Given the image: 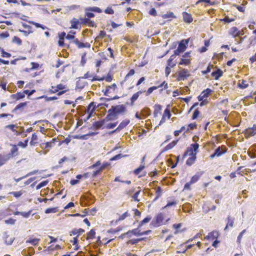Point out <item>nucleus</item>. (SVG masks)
<instances>
[{
    "instance_id": "5fc2aeb1",
    "label": "nucleus",
    "mask_w": 256,
    "mask_h": 256,
    "mask_svg": "<svg viewBox=\"0 0 256 256\" xmlns=\"http://www.w3.org/2000/svg\"><path fill=\"white\" fill-rule=\"evenodd\" d=\"M177 204V202L176 200H174L172 201L168 200L167 204L162 208V209L166 208H167L175 206Z\"/></svg>"
},
{
    "instance_id": "6e6d98bb",
    "label": "nucleus",
    "mask_w": 256,
    "mask_h": 256,
    "mask_svg": "<svg viewBox=\"0 0 256 256\" xmlns=\"http://www.w3.org/2000/svg\"><path fill=\"white\" fill-rule=\"evenodd\" d=\"M228 222L226 224V227L224 228V230H226L228 228V226H230L231 227H232L234 226V218H231L230 216H228Z\"/></svg>"
},
{
    "instance_id": "bf43d9fd",
    "label": "nucleus",
    "mask_w": 256,
    "mask_h": 256,
    "mask_svg": "<svg viewBox=\"0 0 256 256\" xmlns=\"http://www.w3.org/2000/svg\"><path fill=\"white\" fill-rule=\"evenodd\" d=\"M200 114V112L198 108H196L194 110L192 115V120H194L198 118Z\"/></svg>"
},
{
    "instance_id": "72a5a7b5",
    "label": "nucleus",
    "mask_w": 256,
    "mask_h": 256,
    "mask_svg": "<svg viewBox=\"0 0 256 256\" xmlns=\"http://www.w3.org/2000/svg\"><path fill=\"white\" fill-rule=\"evenodd\" d=\"M40 240V239L38 238H32L30 237L28 240H26V243L31 244L32 245L36 246L38 244V242Z\"/></svg>"
},
{
    "instance_id": "6ab92c4d",
    "label": "nucleus",
    "mask_w": 256,
    "mask_h": 256,
    "mask_svg": "<svg viewBox=\"0 0 256 256\" xmlns=\"http://www.w3.org/2000/svg\"><path fill=\"white\" fill-rule=\"evenodd\" d=\"M251 149L248 150V154L252 158H256V144L252 145Z\"/></svg>"
},
{
    "instance_id": "20e7f679",
    "label": "nucleus",
    "mask_w": 256,
    "mask_h": 256,
    "mask_svg": "<svg viewBox=\"0 0 256 256\" xmlns=\"http://www.w3.org/2000/svg\"><path fill=\"white\" fill-rule=\"evenodd\" d=\"M108 122L110 121L107 119V117L106 116L104 118L101 119L100 120L94 122L92 123V126L89 128V129H92L94 130H96L99 128L104 129L105 123Z\"/></svg>"
},
{
    "instance_id": "ddd939ff",
    "label": "nucleus",
    "mask_w": 256,
    "mask_h": 256,
    "mask_svg": "<svg viewBox=\"0 0 256 256\" xmlns=\"http://www.w3.org/2000/svg\"><path fill=\"white\" fill-rule=\"evenodd\" d=\"M117 88L116 84H113L112 85L107 86H106V90H103L102 92H104V94L105 96H108V93L110 92V90H112L113 91L115 90Z\"/></svg>"
},
{
    "instance_id": "052dcab7",
    "label": "nucleus",
    "mask_w": 256,
    "mask_h": 256,
    "mask_svg": "<svg viewBox=\"0 0 256 256\" xmlns=\"http://www.w3.org/2000/svg\"><path fill=\"white\" fill-rule=\"evenodd\" d=\"M246 81L245 80H242V83H238V86L239 88L241 89H244L248 87V84H246Z\"/></svg>"
},
{
    "instance_id": "2f4dec72",
    "label": "nucleus",
    "mask_w": 256,
    "mask_h": 256,
    "mask_svg": "<svg viewBox=\"0 0 256 256\" xmlns=\"http://www.w3.org/2000/svg\"><path fill=\"white\" fill-rule=\"evenodd\" d=\"M56 138H53L50 142H46L45 144L46 148H51L55 145L56 143L58 142Z\"/></svg>"
},
{
    "instance_id": "e433bc0d",
    "label": "nucleus",
    "mask_w": 256,
    "mask_h": 256,
    "mask_svg": "<svg viewBox=\"0 0 256 256\" xmlns=\"http://www.w3.org/2000/svg\"><path fill=\"white\" fill-rule=\"evenodd\" d=\"M162 17L164 19L176 18V16L173 12H169L166 14H162Z\"/></svg>"
},
{
    "instance_id": "603ef678",
    "label": "nucleus",
    "mask_w": 256,
    "mask_h": 256,
    "mask_svg": "<svg viewBox=\"0 0 256 256\" xmlns=\"http://www.w3.org/2000/svg\"><path fill=\"white\" fill-rule=\"evenodd\" d=\"M12 42L16 43L18 46H20L22 44V40L17 36H14L12 40Z\"/></svg>"
},
{
    "instance_id": "423d86ee",
    "label": "nucleus",
    "mask_w": 256,
    "mask_h": 256,
    "mask_svg": "<svg viewBox=\"0 0 256 256\" xmlns=\"http://www.w3.org/2000/svg\"><path fill=\"white\" fill-rule=\"evenodd\" d=\"M140 230L141 228H139L138 226L136 228H134L132 230H129L126 232V235H127L128 238H130L132 236V235L136 236H140Z\"/></svg>"
},
{
    "instance_id": "4c0bfd02",
    "label": "nucleus",
    "mask_w": 256,
    "mask_h": 256,
    "mask_svg": "<svg viewBox=\"0 0 256 256\" xmlns=\"http://www.w3.org/2000/svg\"><path fill=\"white\" fill-rule=\"evenodd\" d=\"M76 34V32L72 30H70L66 36V39L68 40H74Z\"/></svg>"
},
{
    "instance_id": "dca6fc26",
    "label": "nucleus",
    "mask_w": 256,
    "mask_h": 256,
    "mask_svg": "<svg viewBox=\"0 0 256 256\" xmlns=\"http://www.w3.org/2000/svg\"><path fill=\"white\" fill-rule=\"evenodd\" d=\"M34 253V250L32 247H29L28 249H24L22 254L24 256H32Z\"/></svg>"
},
{
    "instance_id": "4468645a",
    "label": "nucleus",
    "mask_w": 256,
    "mask_h": 256,
    "mask_svg": "<svg viewBox=\"0 0 256 256\" xmlns=\"http://www.w3.org/2000/svg\"><path fill=\"white\" fill-rule=\"evenodd\" d=\"M256 134V124H254L252 128H248L246 132V134L247 135L248 137L251 136H254Z\"/></svg>"
},
{
    "instance_id": "b1692460",
    "label": "nucleus",
    "mask_w": 256,
    "mask_h": 256,
    "mask_svg": "<svg viewBox=\"0 0 256 256\" xmlns=\"http://www.w3.org/2000/svg\"><path fill=\"white\" fill-rule=\"evenodd\" d=\"M10 158V156L8 154L2 155L0 154V166H3Z\"/></svg>"
},
{
    "instance_id": "2eb2a0df",
    "label": "nucleus",
    "mask_w": 256,
    "mask_h": 256,
    "mask_svg": "<svg viewBox=\"0 0 256 256\" xmlns=\"http://www.w3.org/2000/svg\"><path fill=\"white\" fill-rule=\"evenodd\" d=\"M199 146L200 145L194 142L189 147L186 148V149L190 153H194V152H196L198 150Z\"/></svg>"
},
{
    "instance_id": "0eeeda50",
    "label": "nucleus",
    "mask_w": 256,
    "mask_h": 256,
    "mask_svg": "<svg viewBox=\"0 0 256 256\" xmlns=\"http://www.w3.org/2000/svg\"><path fill=\"white\" fill-rule=\"evenodd\" d=\"M178 141L179 138L176 140H174L171 142L169 143L161 150V152L159 154V156H160L163 152H166V151L172 149L176 145Z\"/></svg>"
},
{
    "instance_id": "79ce46f5",
    "label": "nucleus",
    "mask_w": 256,
    "mask_h": 256,
    "mask_svg": "<svg viewBox=\"0 0 256 256\" xmlns=\"http://www.w3.org/2000/svg\"><path fill=\"white\" fill-rule=\"evenodd\" d=\"M144 168V165L140 164L138 168L134 170L133 172L135 175H138Z\"/></svg>"
},
{
    "instance_id": "a19ab883",
    "label": "nucleus",
    "mask_w": 256,
    "mask_h": 256,
    "mask_svg": "<svg viewBox=\"0 0 256 256\" xmlns=\"http://www.w3.org/2000/svg\"><path fill=\"white\" fill-rule=\"evenodd\" d=\"M214 152L216 156L218 157L225 154L226 152V150H224L223 151H222L220 148L218 147L214 150Z\"/></svg>"
},
{
    "instance_id": "7ed1b4c3",
    "label": "nucleus",
    "mask_w": 256,
    "mask_h": 256,
    "mask_svg": "<svg viewBox=\"0 0 256 256\" xmlns=\"http://www.w3.org/2000/svg\"><path fill=\"white\" fill-rule=\"evenodd\" d=\"M164 218L163 214L162 212L158 213L155 216L150 222V226L152 228H158L162 224Z\"/></svg>"
},
{
    "instance_id": "a211bd4d",
    "label": "nucleus",
    "mask_w": 256,
    "mask_h": 256,
    "mask_svg": "<svg viewBox=\"0 0 256 256\" xmlns=\"http://www.w3.org/2000/svg\"><path fill=\"white\" fill-rule=\"evenodd\" d=\"M10 96L12 98L15 99L16 100H20L25 98V94L24 92H17L15 94H12Z\"/></svg>"
},
{
    "instance_id": "ea45409f",
    "label": "nucleus",
    "mask_w": 256,
    "mask_h": 256,
    "mask_svg": "<svg viewBox=\"0 0 256 256\" xmlns=\"http://www.w3.org/2000/svg\"><path fill=\"white\" fill-rule=\"evenodd\" d=\"M87 116L83 120L84 122H86L90 118H91L94 116V109L93 108L90 112L87 111Z\"/></svg>"
},
{
    "instance_id": "4be33fe9",
    "label": "nucleus",
    "mask_w": 256,
    "mask_h": 256,
    "mask_svg": "<svg viewBox=\"0 0 256 256\" xmlns=\"http://www.w3.org/2000/svg\"><path fill=\"white\" fill-rule=\"evenodd\" d=\"M130 122V120L129 119H125L123 120L118 125V126L116 128L117 130L120 131L124 128L126 126H127Z\"/></svg>"
},
{
    "instance_id": "a18cd8bd",
    "label": "nucleus",
    "mask_w": 256,
    "mask_h": 256,
    "mask_svg": "<svg viewBox=\"0 0 256 256\" xmlns=\"http://www.w3.org/2000/svg\"><path fill=\"white\" fill-rule=\"evenodd\" d=\"M58 211V207H52L46 208L44 212L46 214L55 213Z\"/></svg>"
},
{
    "instance_id": "5701e85b",
    "label": "nucleus",
    "mask_w": 256,
    "mask_h": 256,
    "mask_svg": "<svg viewBox=\"0 0 256 256\" xmlns=\"http://www.w3.org/2000/svg\"><path fill=\"white\" fill-rule=\"evenodd\" d=\"M152 217L151 216H150V215L147 216L142 220L140 222L139 224L138 225V227L142 228V226L149 222L150 221V220H152Z\"/></svg>"
},
{
    "instance_id": "f3484780",
    "label": "nucleus",
    "mask_w": 256,
    "mask_h": 256,
    "mask_svg": "<svg viewBox=\"0 0 256 256\" xmlns=\"http://www.w3.org/2000/svg\"><path fill=\"white\" fill-rule=\"evenodd\" d=\"M229 34L232 36L233 38H236L240 35L242 34L240 31L238 30L236 26H233L230 29Z\"/></svg>"
},
{
    "instance_id": "09e8293b",
    "label": "nucleus",
    "mask_w": 256,
    "mask_h": 256,
    "mask_svg": "<svg viewBox=\"0 0 256 256\" xmlns=\"http://www.w3.org/2000/svg\"><path fill=\"white\" fill-rule=\"evenodd\" d=\"M48 182L49 181L48 180L41 182L36 186V189L38 190L46 186L48 184Z\"/></svg>"
},
{
    "instance_id": "49530a36",
    "label": "nucleus",
    "mask_w": 256,
    "mask_h": 256,
    "mask_svg": "<svg viewBox=\"0 0 256 256\" xmlns=\"http://www.w3.org/2000/svg\"><path fill=\"white\" fill-rule=\"evenodd\" d=\"M77 46L78 48H90V44L88 42L84 43V42H79Z\"/></svg>"
},
{
    "instance_id": "3c124183",
    "label": "nucleus",
    "mask_w": 256,
    "mask_h": 256,
    "mask_svg": "<svg viewBox=\"0 0 256 256\" xmlns=\"http://www.w3.org/2000/svg\"><path fill=\"white\" fill-rule=\"evenodd\" d=\"M88 209H84L83 211V212L84 213V214H81L79 213H76L74 214H70V216H80V217L84 218L86 215L88 214Z\"/></svg>"
},
{
    "instance_id": "393cba45",
    "label": "nucleus",
    "mask_w": 256,
    "mask_h": 256,
    "mask_svg": "<svg viewBox=\"0 0 256 256\" xmlns=\"http://www.w3.org/2000/svg\"><path fill=\"white\" fill-rule=\"evenodd\" d=\"M144 92L142 90H140L136 93L134 94L130 98V103L132 104L138 98L140 94H142Z\"/></svg>"
},
{
    "instance_id": "412c9836",
    "label": "nucleus",
    "mask_w": 256,
    "mask_h": 256,
    "mask_svg": "<svg viewBox=\"0 0 256 256\" xmlns=\"http://www.w3.org/2000/svg\"><path fill=\"white\" fill-rule=\"evenodd\" d=\"M12 147L10 150V152L8 154L10 156V158L18 156V145L16 146V144H13V145H12Z\"/></svg>"
},
{
    "instance_id": "c756f323",
    "label": "nucleus",
    "mask_w": 256,
    "mask_h": 256,
    "mask_svg": "<svg viewBox=\"0 0 256 256\" xmlns=\"http://www.w3.org/2000/svg\"><path fill=\"white\" fill-rule=\"evenodd\" d=\"M28 22L30 24L34 25L36 28H41L42 30L48 29V28L46 26L40 23L31 20H28Z\"/></svg>"
},
{
    "instance_id": "c03bdc74",
    "label": "nucleus",
    "mask_w": 256,
    "mask_h": 256,
    "mask_svg": "<svg viewBox=\"0 0 256 256\" xmlns=\"http://www.w3.org/2000/svg\"><path fill=\"white\" fill-rule=\"evenodd\" d=\"M122 230V227L118 226L116 228H110L107 231L109 234H115L116 232H120Z\"/></svg>"
},
{
    "instance_id": "680f3d73",
    "label": "nucleus",
    "mask_w": 256,
    "mask_h": 256,
    "mask_svg": "<svg viewBox=\"0 0 256 256\" xmlns=\"http://www.w3.org/2000/svg\"><path fill=\"white\" fill-rule=\"evenodd\" d=\"M102 170L100 167L97 170H94L92 174V178H96L98 176L101 174Z\"/></svg>"
},
{
    "instance_id": "6e6552de",
    "label": "nucleus",
    "mask_w": 256,
    "mask_h": 256,
    "mask_svg": "<svg viewBox=\"0 0 256 256\" xmlns=\"http://www.w3.org/2000/svg\"><path fill=\"white\" fill-rule=\"evenodd\" d=\"M224 72L222 70L218 67H216L215 70L212 72L211 76L212 77H214V79L215 80H218L221 76H222Z\"/></svg>"
},
{
    "instance_id": "a878e982",
    "label": "nucleus",
    "mask_w": 256,
    "mask_h": 256,
    "mask_svg": "<svg viewBox=\"0 0 256 256\" xmlns=\"http://www.w3.org/2000/svg\"><path fill=\"white\" fill-rule=\"evenodd\" d=\"M212 92V90L210 88H207L204 90H203L200 94H202V96L204 98H208L211 93Z\"/></svg>"
},
{
    "instance_id": "9d476101",
    "label": "nucleus",
    "mask_w": 256,
    "mask_h": 256,
    "mask_svg": "<svg viewBox=\"0 0 256 256\" xmlns=\"http://www.w3.org/2000/svg\"><path fill=\"white\" fill-rule=\"evenodd\" d=\"M71 24L70 28L78 29L80 28L81 22L80 20L74 18L70 22Z\"/></svg>"
},
{
    "instance_id": "cd10ccee",
    "label": "nucleus",
    "mask_w": 256,
    "mask_h": 256,
    "mask_svg": "<svg viewBox=\"0 0 256 256\" xmlns=\"http://www.w3.org/2000/svg\"><path fill=\"white\" fill-rule=\"evenodd\" d=\"M141 114L144 117L146 118L150 114L151 110L150 108L145 107L141 110Z\"/></svg>"
},
{
    "instance_id": "69168bd1",
    "label": "nucleus",
    "mask_w": 256,
    "mask_h": 256,
    "mask_svg": "<svg viewBox=\"0 0 256 256\" xmlns=\"http://www.w3.org/2000/svg\"><path fill=\"white\" fill-rule=\"evenodd\" d=\"M66 88V85L60 84L56 86V88H54V91H52V92H57L60 90H63V89H64Z\"/></svg>"
},
{
    "instance_id": "c85d7f7f",
    "label": "nucleus",
    "mask_w": 256,
    "mask_h": 256,
    "mask_svg": "<svg viewBox=\"0 0 256 256\" xmlns=\"http://www.w3.org/2000/svg\"><path fill=\"white\" fill-rule=\"evenodd\" d=\"M86 11H90L98 13H101L102 12V10L97 6H90L86 8Z\"/></svg>"
},
{
    "instance_id": "1a4fd4ad",
    "label": "nucleus",
    "mask_w": 256,
    "mask_h": 256,
    "mask_svg": "<svg viewBox=\"0 0 256 256\" xmlns=\"http://www.w3.org/2000/svg\"><path fill=\"white\" fill-rule=\"evenodd\" d=\"M22 26L24 28H27L28 30V31H26L24 30H20V29L19 30V32L23 33L25 36H26L29 34L33 32V31L32 30V27L30 26L26 23H24V22H22Z\"/></svg>"
},
{
    "instance_id": "f704fd0d",
    "label": "nucleus",
    "mask_w": 256,
    "mask_h": 256,
    "mask_svg": "<svg viewBox=\"0 0 256 256\" xmlns=\"http://www.w3.org/2000/svg\"><path fill=\"white\" fill-rule=\"evenodd\" d=\"M162 109V106L159 104H156L154 105V117L156 118L158 112L160 113V110Z\"/></svg>"
},
{
    "instance_id": "0e129e2a",
    "label": "nucleus",
    "mask_w": 256,
    "mask_h": 256,
    "mask_svg": "<svg viewBox=\"0 0 256 256\" xmlns=\"http://www.w3.org/2000/svg\"><path fill=\"white\" fill-rule=\"evenodd\" d=\"M163 116L165 117H167L168 118H170L171 117L172 114L170 110L168 108H166L164 110Z\"/></svg>"
},
{
    "instance_id": "58836bf2",
    "label": "nucleus",
    "mask_w": 256,
    "mask_h": 256,
    "mask_svg": "<svg viewBox=\"0 0 256 256\" xmlns=\"http://www.w3.org/2000/svg\"><path fill=\"white\" fill-rule=\"evenodd\" d=\"M96 102H90V104L86 106L87 110L90 112V110H92L93 108L94 109V112L98 106H96Z\"/></svg>"
},
{
    "instance_id": "de8ad7c7",
    "label": "nucleus",
    "mask_w": 256,
    "mask_h": 256,
    "mask_svg": "<svg viewBox=\"0 0 256 256\" xmlns=\"http://www.w3.org/2000/svg\"><path fill=\"white\" fill-rule=\"evenodd\" d=\"M28 138H27L24 140V142L20 141L18 143V146L22 147V148H26L28 146Z\"/></svg>"
},
{
    "instance_id": "9b49d317",
    "label": "nucleus",
    "mask_w": 256,
    "mask_h": 256,
    "mask_svg": "<svg viewBox=\"0 0 256 256\" xmlns=\"http://www.w3.org/2000/svg\"><path fill=\"white\" fill-rule=\"evenodd\" d=\"M184 21L187 24H190L193 21V18L191 14L186 12H183L182 13Z\"/></svg>"
},
{
    "instance_id": "39448f33",
    "label": "nucleus",
    "mask_w": 256,
    "mask_h": 256,
    "mask_svg": "<svg viewBox=\"0 0 256 256\" xmlns=\"http://www.w3.org/2000/svg\"><path fill=\"white\" fill-rule=\"evenodd\" d=\"M190 74H188V70L186 68H181V70L178 72V81L184 80L186 79Z\"/></svg>"
},
{
    "instance_id": "864d4df0",
    "label": "nucleus",
    "mask_w": 256,
    "mask_h": 256,
    "mask_svg": "<svg viewBox=\"0 0 256 256\" xmlns=\"http://www.w3.org/2000/svg\"><path fill=\"white\" fill-rule=\"evenodd\" d=\"M36 92V91L34 89H32V90H24V92L25 94L27 95V98L28 99H30V96Z\"/></svg>"
},
{
    "instance_id": "8fccbe9b",
    "label": "nucleus",
    "mask_w": 256,
    "mask_h": 256,
    "mask_svg": "<svg viewBox=\"0 0 256 256\" xmlns=\"http://www.w3.org/2000/svg\"><path fill=\"white\" fill-rule=\"evenodd\" d=\"M214 67V66L212 64H210L208 66H207L206 69V70H202L201 72L203 75H206L207 74L210 72L212 68H213Z\"/></svg>"
},
{
    "instance_id": "f257e3e1",
    "label": "nucleus",
    "mask_w": 256,
    "mask_h": 256,
    "mask_svg": "<svg viewBox=\"0 0 256 256\" xmlns=\"http://www.w3.org/2000/svg\"><path fill=\"white\" fill-rule=\"evenodd\" d=\"M126 110V108L123 104L112 106L107 111L108 114L106 116L110 122L115 120L118 118L119 115L122 114Z\"/></svg>"
},
{
    "instance_id": "338daca9",
    "label": "nucleus",
    "mask_w": 256,
    "mask_h": 256,
    "mask_svg": "<svg viewBox=\"0 0 256 256\" xmlns=\"http://www.w3.org/2000/svg\"><path fill=\"white\" fill-rule=\"evenodd\" d=\"M188 128H187V129L186 130V132H190V130H192V129L196 128L197 126V124L196 122L190 123L188 124Z\"/></svg>"
},
{
    "instance_id": "f03ea898",
    "label": "nucleus",
    "mask_w": 256,
    "mask_h": 256,
    "mask_svg": "<svg viewBox=\"0 0 256 256\" xmlns=\"http://www.w3.org/2000/svg\"><path fill=\"white\" fill-rule=\"evenodd\" d=\"M191 41L190 43V46H192L193 44L192 41V38L191 37L188 38L186 39H182L180 41H178V48L175 50V54H182L187 48L189 42Z\"/></svg>"
},
{
    "instance_id": "13d9d810",
    "label": "nucleus",
    "mask_w": 256,
    "mask_h": 256,
    "mask_svg": "<svg viewBox=\"0 0 256 256\" xmlns=\"http://www.w3.org/2000/svg\"><path fill=\"white\" fill-rule=\"evenodd\" d=\"M72 137L75 139L82 140H86L87 139L86 134H82V135H73Z\"/></svg>"
},
{
    "instance_id": "aec40b11",
    "label": "nucleus",
    "mask_w": 256,
    "mask_h": 256,
    "mask_svg": "<svg viewBox=\"0 0 256 256\" xmlns=\"http://www.w3.org/2000/svg\"><path fill=\"white\" fill-rule=\"evenodd\" d=\"M219 236V233L216 231H212L208 233V235L206 236V238L207 240L210 239H217Z\"/></svg>"
},
{
    "instance_id": "c9c22d12",
    "label": "nucleus",
    "mask_w": 256,
    "mask_h": 256,
    "mask_svg": "<svg viewBox=\"0 0 256 256\" xmlns=\"http://www.w3.org/2000/svg\"><path fill=\"white\" fill-rule=\"evenodd\" d=\"M87 84L88 82H80L78 80L76 82V89L82 90L84 88L86 84Z\"/></svg>"
},
{
    "instance_id": "f8f14e48",
    "label": "nucleus",
    "mask_w": 256,
    "mask_h": 256,
    "mask_svg": "<svg viewBox=\"0 0 256 256\" xmlns=\"http://www.w3.org/2000/svg\"><path fill=\"white\" fill-rule=\"evenodd\" d=\"M188 156H190L186 160V164L188 166H191L195 162L196 159V154L194 153H190Z\"/></svg>"
},
{
    "instance_id": "7c9ffc66",
    "label": "nucleus",
    "mask_w": 256,
    "mask_h": 256,
    "mask_svg": "<svg viewBox=\"0 0 256 256\" xmlns=\"http://www.w3.org/2000/svg\"><path fill=\"white\" fill-rule=\"evenodd\" d=\"M202 174V173L201 174L196 173V174L193 176L192 177L190 180V183L194 184L196 183V182H197L200 178Z\"/></svg>"
},
{
    "instance_id": "37998d69",
    "label": "nucleus",
    "mask_w": 256,
    "mask_h": 256,
    "mask_svg": "<svg viewBox=\"0 0 256 256\" xmlns=\"http://www.w3.org/2000/svg\"><path fill=\"white\" fill-rule=\"evenodd\" d=\"M118 122H110L107 124L106 126H104V128L106 129H112L114 128L118 124Z\"/></svg>"
},
{
    "instance_id": "774afa93",
    "label": "nucleus",
    "mask_w": 256,
    "mask_h": 256,
    "mask_svg": "<svg viewBox=\"0 0 256 256\" xmlns=\"http://www.w3.org/2000/svg\"><path fill=\"white\" fill-rule=\"evenodd\" d=\"M9 194H12L16 198H19L22 194L21 191L10 192Z\"/></svg>"
},
{
    "instance_id": "4d7b16f0",
    "label": "nucleus",
    "mask_w": 256,
    "mask_h": 256,
    "mask_svg": "<svg viewBox=\"0 0 256 256\" xmlns=\"http://www.w3.org/2000/svg\"><path fill=\"white\" fill-rule=\"evenodd\" d=\"M126 156V155H123L122 154H118L112 157L110 160V161L117 160Z\"/></svg>"
},
{
    "instance_id": "e2e57ef3",
    "label": "nucleus",
    "mask_w": 256,
    "mask_h": 256,
    "mask_svg": "<svg viewBox=\"0 0 256 256\" xmlns=\"http://www.w3.org/2000/svg\"><path fill=\"white\" fill-rule=\"evenodd\" d=\"M28 102H20L19 104H18L16 106V108L18 109V110H21V109L24 108V107H26L28 105Z\"/></svg>"
},
{
    "instance_id": "473e14b6",
    "label": "nucleus",
    "mask_w": 256,
    "mask_h": 256,
    "mask_svg": "<svg viewBox=\"0 0 256 256\" xmlns=\"http://www.w3.org/2000/svg\"><path fill=\"white\" fill-rule=\"evenodd\" d=\"M96 236V230L94 228L90 230L87 233V237L86 239L87 240L92 239Z\"/></svg>"
},
{
    "instance_id": "bb28decb",
    "label": "nucleus",
    "mask_w": 256,
    "mask_h": 256,
    "mask_svg": "<svg viewBox=\"0 0 256 256\" xmlns=\"http://www.w3.org/2000/svg\"><path fill=\"white\" fill-rule=\"evenodd\" d=\"M190 63L191 60L190 59L182 57L180 58V62H179L178 64L182 66H188L190 64Z\"/></svg>"
}]
</instances>
